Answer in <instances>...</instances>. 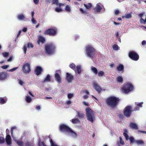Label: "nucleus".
Listing matches in <instances>:
<instances>
[{
    "label": "nucleus",
    "instance_id": "obj_20",
    "mask_svg": "<svg viewBox=\"0 0 146 146\" xmlns=\"http://www.w3.org/2000/svg\"><path fill=\"white\" fill-rule=\"evenodd\" d=\"M51 81V78L49 75L48 74L45 79L42 81V83H44L46 82H49Z\"/></svg>",
    "mask_w": 146,
    "mask_h": 146
},
{
    "label": "nucleus",
    "instance_id": "obj_29",
    "mask_svg": "<svg viewBox=\"0 0 146 146\" xmlns=\"http://www.w3.org/2000/svg\"><path fill=\"white\" fill-rule=\"evenodd\" d=\"M2 54L3 56L5 58H7L10 55V54L9 52H3Z\"/></svg>",
    "mask_w": 146,
    "mask_h": 146
},
{
    "label": "nucleus",
    "instance_id": "obj_39",
    "mask_svg": "<svg viewBox=\"0 0 146 146\" xmlns=\"http://www.w3.org/2000/svg\"><path fill=\"white\" fill-rule=\"evenodd\" d=\"M5 140L3 137H0V144H3L5 142Z\"/></svg>",
    "mask_w": 146,
    "mask_h": 146
},
{
    "label": "nucleus",
    "instance_id": "obj_44",
    "mask_svg": "<svg viewBox=\"0 0 146 146\" xmlns=\"http://www.w3.org/2000/svg\"><path fill=\"white\" fill-rule=\"evenodd\" d=\"M33 45L31 43L29 42L27 43V47L28 48H33Z\"/></svg>",
    "mask_w": 146,
    "mask_h": 146
},
{
    "label": "nucleus",
    "instance_id": "obj_12",
    "mask_svg": "<svg viewBox=\"0 0 146 146\" xmlns=\"http://www.w3.org/2000/svg\"><path fill=\"white\" fill-rule=\"evenodd\" d=\"M93 85L94 88L98 92V93H100L102 90L101 87L95 82L93 83Z\"/></svg>",
    "mask_w": 146,
    "mask_h": 146
},
{
    "label": "nucleus",
    "instance_id": "obj_50",
    "mask_svg": "<svg viewBox=\"0 0 146 146\" xmlns=\"http://www.w3.org/2000/svg\"><path fill=\"white\" fill-rule=\"evenodd\" d=\"M118 116L119 119H123L124 118V115L121 113H119Z\"/></svg>",
    "mask_w": 146,
    "mask_h": 146
},
{
    "label": "nucleus",
    "instance_id": "obj_37",
    "mask_svg": "<svg viewBox=\"0 0 146 146\" xmlns=\"http://www.w3.org/2000/svg\"><path fill=\"white\" fill-rule=\"evenodd\" d=\"M129 139L130 140V143H132L135 142V140L134 139V138L133 137H130L129 138Z\"/></svg>",
    "mask_w": 146,
    "mask_h": 146
},
{
    "label": "nucleus",
    "instance_id": "obj_22",
    "mask_svg": "<svg viewBox=\"0 0 146 146\" xmlns=\"http://www.w3.org/2000/svg\"><path fill=\"white\" fill-rule=\"evenodd\" d=\"M124 133H123V135L125 137L126 139L127 140H128L129 139V137L128 135L127 134V133L128 132L127 130L125 129L124 130Z\"/></svg>",
    "mask_w": 146,
    "mask_h": 146
},
{
    "label": "nucleus",
    "instance_id": "obj_24",
    "mask_svg": "<svg viewBox=\"0 0 146 146\" xmlns=\"http://www.w3.org/2000/svg\"><path fill=\"white\" fill-rule=\"evenodd\" d=\"M84 5L86 9L88 10L90 9L92 7V3H88L87 4H84Z\"/></svg>",
    "mask_w": 146,
    "mask_h": 146
},
{
    "label": "nucleus",
    "instance_id": "obj_38",
    "mask_svg": "<svg viewBox=\"0 0 146 146\" xmlns=\"http://www.w3.org/2000/svg\"><path fill=\"white\" fill-rule=\"evenodd\" d=\"M25 16L22 14L19 15V19L20 20H24L25 19Z\"/></svg>",
    "mask_w": 146,
    "mask_h": 146
},
{
    "label": "nucleus",
    "instance_id": "obj_36",
    "mask_svg": "<svg viewBox=\"0 0 146 146\" xmlns=\"http://www.w3.org/2000/svg\"><path fill=\"white\" fill-rule=\"evenodd\" d=\"M80 10L82 13L84 14V15H86L88 14V13L87 11L85 10H84L82 8H80Z\"/></svg>",
    "mask_w": 146,
    "mask_h": 146
},
{
    "label": "nucleus",
    "instance_id": "obj_51",
    "mask_svg": "<svg viewBox=\"0 0 146 146\" xmlns=\"http://www.w3.org/2000/svg\"><path fill=\"white\" fill-rule=\"evenodd\" d=\"M18 68V67H17L13 68H12L11 69L9 70V71L10 72H12L16 70V69H17Z\"/></svg>",
    "mask_w": 146,
    "mask_h": 146
},
{
    "label": "nucleus",
    "instance_id": "obj_7",
    "mask_svg": "<svg viewBox=\"0 0 146 146\" xmlns=\"http://www.w3.org/2000/svg\"><path fill=\"white\" fill-rule=\"evenodd\" d=\"M133 111L132 107L131 106H127L125 107L123 110L124 115L128 118L130 117Z\"/></svg>",
    "mask_w": 146,
    "mask_h": 146
},
{
    "label": "nucleus",
    "instance_id": "obj_48",
    "mask_svg": "<svg viewBox=\"0 0 146 146\" xmlns=\"http://www.w3.org/2000/svg\"><path fill=\"white\" fill-rule=\"evenodd\" d=\"M19 84L21 86H23L25 84V83L21 80H19Z\"/></svg>",
    "mask_w": 146,
    "mask_h": 146
},
{
    "label": "nucleus",
    "instance_id": "obj_45",
    "mask_svg": "<svg viewBox=\"0 0 146 146\" xmlns=\"http://www.w3.org/2000/svg\"><path fill=\"white\" fill-rule=\"evenodd\" d=\"M55 11L57 12H59L62 11V9L60 7H56L55 9Z\"/></svg>",
    "mask_w": 146,
    "mask_h": 146
},
{
    "label": "nucleus",
    "instance_id": "obj_27",
    "mask_svg": "<svg viewBox=\"0 0 146 146\" xmlns=\"http://www.w3.org/2000/svg\"><path fill=\"white\" fill-rule=\"evenodd\" d=\"M77 70V73L80 74L81 72V66L80 65L77 66H76V70Z\"/></svg>",
    "mask_w": 146,
    "mask_h": 146
},
{
    "label": "nucleus",
    "instance_id": "obj_53",
    "mask_svg": "<svg viewBox=\"0 0 146 146\" xmlns=\"http://www.w3.org/2000/svg\"><path fill=\"white\" fill-rule=\"evenodd\" d=\"M73 96V94H69L68 95V98L69 99H70Z\"/></svg>",
    "mask_w": 146,
    "mask_h": 146
},
{
    "label": "nucleus",
    "instance_id": "obj_61",
    "mask_svg": "<svg viewBox=\"0 0 146 146\" xmlns=\"http://www.w3.org/2000/svg\"><path fill=\"white\" fill-rule=\"evenodd\" d=\"M41 108L40 107V106L38 105L37 106L35 107V109L38 110H40Z\"/></svg>",
    "mask_w": 146,
    "mask_h": 146
},
{
    "label": "nucleus",
    "instance_id": "obj_63",
    "mask_svg": "<svg viewBox=\"0 0 146 146\" xmlns=\"http://www.w3.org/2000/svg\"><path fill=\"white\" fill-rule=\"evenodd\" d=\"M146 44V41L145 40H143L142 42V44L143 45H144Z\"/></svg>",
    "mask_w": 146,
    "mask_h": 146
},
{
    "label": "nucleus",
    "instance_id": "obj_1",
    "mask_svg": "<svg viewBox=\"0 0 146 146\" xmlns=\"http://www.w3.org/2000/svg\"><path fill=\"white\" fill-rule=\"evenodd\" d=\"M120 101L119 98L112 96L107 98L105 100L107 105L110 107L115 108L118 104Z\"/></svg>",
    "mask_w": 146,
    "mask_h": 146
},
{
    "label": "nucleus",
    "instance_id": "obj_55",
    "mask_svg": "<svg viewBox=\"0 0 146 146\" xmlns=\"http://www.w3.org/2000/svg\"><path fill=\"white\" fill-rule=\"evenodd\" d=\"M143 102H140L137 104V105L139 108L142 107Z\"/></svg>",
    "mask_w": 146,
    "mask_h": 146
},
{
    "label": "nucleus",
    "instance_id": "obj_6",
    "mask_svg": "<svg viewBox=\"0 0 146 146\" xmlns=\"http://www.w3.org/2000/svg\"><path fill=\"white\" fill-rule=\"evenodd\" d=\"M60 129L61 131L71 133L74 134L76 136H77L76 133L72 131L68 126L64 124L61 125L60 126Z\"/></svg>",
    "mask_w": 146,
    "mask_h": 146
},
{
    "label": "nucleus",
    "instance_id": "obj_11",
    "mask_svg": "<svg viewBox=\"0 0 146 146\" xmlns=\"http://www.w3.org/2000/svg\"><path fill=\"white\" fill-rule=\"evenodd\" d=\"M60 73V71L56 70V73L55 75V77L56 80L59 83H60L61 82V78L59 75V73Z\"/></svg>",
    "mask_w": 146,
    "mask_h": 146
},
{
    "label": "nucleus",
    "instance_id": "obj_40",
    "mask_svg": "<svg viewBox=\"0 0 146 146\" xmlns=\"http://www.w3.org/2000/svg\"><path fill=\"white\" fill-rule=\"evenodd\" d=\"M113 49L114 50H117L119 49L118 46L116 44H114L112 46Z\"/></svg>",
    "mask_w": 146,
    "mask_h": 146
},
{
    "label": "nucleus",
    "instance_id": "obj_49",
    "mask_svg": "<svg viewBox=\"0 0 146 146\" xmlns=\"http://www.w3.org/2000/svg\"><path fill=\"white\" fill-rule=\"evenodd\" d=\"M140 22L141 24H145V20L143 18H141L140 20Z\"/></svg>",
    "mask_w": 146,
    "mask_h": 146
},
{
    "label": "nucleus",
    "instance_id": "obj_23",
    "mask_svg": "<svg viewBox=\"0 0 146 146\" xmlns=\"http://www.w3.org/2000/svg\"><path fill=\"white\" fill-rule=\"evenodd\" d=\"M77 116L80 118H83L84 117L85 115L82 112L77 111Z\"/></svg>",
    "mask_w": 146,
    "mask_h": 146
},
{
    "label": "nucleus",
    "instance_id": "obj_47",
    "mask_svg": "<svg viewBox=\"0 0 146 146\" xmlns=\"http://www.w3.org/2000/svg\"><path fill=\"white\" fill-rule=\"evenodd\" d=\"M26 146H34V144L29 142H27L26 143Z\"/></svg>",
    "mask_w": 146,
    "mask_h": 146
},
{
    "label": "nucleus",
    "instance_id": "obj_52",
    "mask_svg": "<svg viewBox=\"0 0 146 146\" xmlns=\"http://www.w3.org/2000/svg\"><path fill=\"white\" fill-rule=\"evenodd\" d=\"M9 66L8 65H3L1 67V68L4 69H6Z\"/></svg>",
    "mask_w": 146,
    "mask_h": 146
},
{
    "label": "nucleus",
    "instance_id": "obj_9",
    "mask_svg": "<svg viewBox=\"0 0 146 146\" xmlns=\"http://www.w3.org/2000/svg\"><path fill=\"white\" fill-rule=\"evenodd\" d=\"M129 57L132 60L134 61H137L139 59V55L133 51H130L129 54Z\"/></svg>",
    "mask_w": 146,
    "mask_h": 146
},
{
    "label": "nucleus",
    "instance_id": "obj_19",
    "mask_svg": "<svg viewBox=\"0 0 146 146\" xmlns=\"http://www.w3.org/2000/svg\"><path fill=\"white\" fill-rule=\"evenodd\" d=\"M101 7L98 4H97L95 8L94 9V11L97 12H100L102 10Z\"/></svg>",
    "mask_w": 146,
    "mask_h": 146
},
{
    "label": "nucleus",
    "instance_id": "obj_13",
    "mask_svg": "<svg viewBox=\"0 0 146 146\" xmlns=\"http://www.w3.org/2000/svg\"><path fill=\"white\" fill-rule=\"evenodd\" d=\"M43 69L42 68L38 66L36 67L35 72L36 75H38L41 73Z\"/></svg>",
    "mask_w": 146,
    "mask_h": 146
},
{
    "label": "nucleus",
    "instance_id": "obj_2",
    "mask_svg": "<svg viewBox=\"0 0 146 146\" xmlns=\"http://www.w3.org/2000/svg\"><path fill=\"white\" fill-rule=\"evenodd\" d=\"M56 48V46L53 43H48L45 46V53L46 54H53L55 53Z\"/></svg>",
    "mask_w": 146,
    "mask_h": 146
},
{
    "label": "nucleus",
    "instance_id": "obj_8",
    "mask_svg": "<svg viewBox=\"0 0 146 146\" xmlns=\"http://www.w3.org/2000/svg\"><path fill=\"white\" fill-rule=\"evenodd\" d=\"M57 32V29L56 28H49L45 31L44 34L50 36H54L56 35Z\"/></svg>",
    "mask_w": 146,
    "mask_h": 146
},
{
    "label": "nucleus",
    "instance_id": "obj_60",
    "mask_svg": "<svg viewBox=\"0 0 146 146\" xmlns=\"http://www.w3.org/2000/svg\"><path fill=\"white\" fill-rule=\"evenodd\" d=\"M21 31L24 32H26L27 31V28L26 27H24L22 29Z\"/></svg>",
    "mask_w": 146,
    "mask_h": 146
},
{
    "label": "nucleus",
    "instance_id": "obj_57",
    "mask_svg": "<svg viewBox=\"0 0 146 146\" xmlns=\"http://www.w3.org/2000/svg\"><path fill=\"white\" fill-rule=\"evenodd\" d=\"M145 14L144 13H142L139 14L138 15V16L141 18H142V17L143 15Z\"/></svg>",
    "mask_w": 146,
    "mask_h": 146
},
{
    "label": "nucleus",
    "instance_id": "obj_10",
    "mask_svg": "<svg viewBox=\"0 0 146 146\" xmlns=\"http://www.w3.org/2000/svg\"><path fill=\"white\" fill-rule=\"evenodd\" d=\"M22 70L24 73L29 74L31 71L30 64L28 63H26L24 64Z\"/></svg>",
    "mask_w": 146,
    "mask_h": 146
},
{
    "label": "nucleus",
    "instance_id": "obj_14",
    "mask_svg": "<svg viewBox=\"0 0 146 146\" xmlns=\"http://www.w3.org/2000/svg\"><path fill=\"white\" fill-rule=\"evenodd\" d=\"M8 76L6 72H0V80H5Z\"/></svg>",
    "mask_w": 146,
    "mask_h": 146
},
{
    "label": "nucleus",
    "instance_id": "obj_17",
    "mask_svg": "<svg viewBox=\"0 0 146 146\" xmlns=\"http://www.w3.org/2000/svg\"><path fill=\"white\" fill-rule=\"evenodd\" d=\"M66 79L67 81L68 82H71L72 80L73 79L74 77L71 74L68 73H66Z\"/></svg>",
    "mask_w": 146,
    "mask_h": 146
},
{
    "label": "nucleus",
    "instance_id": "obj_46",
    "mask_svg": "<svg viewBox=\"0 0 146 146\" xmlns=\"http://www.w3.org/2000/svg\"><path fill=\"white\" fill-rule=\"evenodd\" d=\"M50 142L51 146H58L54 143L52 139H50Z\"/></svg>",
    "mask_w": 146,
    "mask_h": 146
},
{
    "label": "nucleus",
    "instance_id": "obj_25",
    "mask_svg": "<svg viewBox=\"0 0 146 146\" xmlns=\"http://www.w3.org/2000/svg\"><path fill=\"white\" fill-rule=\"evenodd\" d=\"M7 100L6 99H4L2 97H0V104H3L7 102Z\"/></svg>",
    "mask_w": 146,
    "mask_h": 146
},
{
    "label": "nucleus",
    "instance_id": "obj_41",
    "mask_svg": "<svg viewBox=\"0 0 146 146\" xmlns=\"http://www.w3.org/2000/svg\"><path fill=\"white\" fill-rule=\"evenodd\" d=\"M52 4H56L57 5H58L59 4L58 0H52Z\"/></svg>",
    "mask_w": 146,
    "mask_h": 146
},
{
    "label": "nucleus",
    "instance_id": "obj_34",
    "mask_svg": "<svg viewBox=\"0 0 146 146\" xmlns=\"http://www.w3.org/2000/svg\"><path fill=\"white\" fill-rule=\"evenodd\" d=\"M32 99L29 96H27L26 98V100L28 103H30L32 101Z\"/></svg>",
    "mask_w": 146,
    "mask_h": 146
},
{
    "label": "nucleus",
    "instance_id": "obj_30",
    "mask_svg": "<svg viewBox=\"0 0 146 146\" xmlns=\"http://www.w3.org/2000/svg\"><path fill=\"white\" fill-rule=\"evenodd\" d=\"M135 142L138 145L143 144L144 143V142L141 140H135Z\"/></svg>",
    "mask_w": 146,
    "mask_h": 146
},
{
    "label": "nucleus",
    "instance_id": "obj_4",
    "mask_svg": "<svg viewBox=\"0 0 146 146\" xmlns=\"http://www.w3.org/2000/svg\"><path fill=\"white\" fill-rule=\"evenodd\" d=\"M134 88L130 83L125 84L121 88L122 91L125 94H127L133 90Z\"/></svg>",
    "mask_w": 146,
    "mask_h": 146
},
{
    "label": "nucleus",
    "instance_id": "obj_33",
    "mask_svg": "<svg viewBox=\"0 0 146 146\" xmlns=\"http://www.w3.org/2000/svg\"><path fill=\"white\" fill-rule=\"evenodd\" d=\"M117 81L119 82H122L123 81V80L122 77L120 76H118L116 78Z\"/></svg>",
    "mask_w": 146,
    "mask_h": 146
},
{
    "label": "nucleus",
    "instance_id": "obj_43",
    "mask_svg": "<svg viewBox=\"0 0 146 146\" xmlns=\"http://www.w3.org/2000/svg\"><path fill=\"white\" fill-rule=\"evenodd\" d=\"M104 74V72L103 71H100L98 72V75L99 77L103 76Z\"/></svg>",
    "mask_w": 146,
    "mask_h": 146
},
{
    "label": "nucleus",
    "instance_id": "obj_64",
    "mask_svg": "<svg viewBox=\"0 0 146 146\" xmlns=\"http://www.w3.org/2000/svg\"><path fill=\"white\" fill-rule=\"evenodd\" d=\"M33 1L36 4H37L39 2V0H33Z\"/></svg>",
    "mask_w": 146,
    "mask_h": 146
},
{
    "label": "nucleus",
    "instance_id": "obj_59",
    "mask_svg": "<svg viewBox=\"0 0 146 146\" xmlns=\"http://www.w3.org/2000/svg\"><path fill=\"white\" fill-rule=\"evenodd\" d=\"M23 143L21 141H19V146H23Z\"/></svg>",
    "mask_w": 146,
    "mask_h": 146
},
{
    "label": "nucleus",
    "instance_id": "obj_18",
    "mask_svg": "<svg viewBox=\"0 0 146 146\" xmlns=\"http://www.w3.org/2000/svg\"><path fill=\"white\" fill-rule=\"evenodd\" d=\"M130 128L133 129H138L137 125L135 123L131 122L129 124Z\"/></svg>",
    "mask_w": 146,
    "mask_h": 146
},
{
    "label": "nucleus",
    "instance_id": "obj_62",
    "mask_svg": "<svg viewBox=\"0 0 146 146\" xmlns=\"http://www.w3.org/2000/svg\"><path fill=\"white\" fill-rule=\"evenodd\" d=\"M119 13V10H116L115 11V15H117Z\"/></svg>",
    "mask_w": 146,
    "mask_h": 146
},
{
    "label": "nucleus",
    "instance_id": "obj_35",
    "mask_svg": "<svg viewBox=\"0 0 146 146\" xmlns=\"http://www.w3.org/2000/svg\"><path fill=\"white\" fill-rule=\"evenodd\" d=\"M91 69L92 71L95 74H97L98 73V70L95 67L92 66L91 67Z\"/></svg>",
    "mask_w": 146,
    "mask_h": 146
},
{
    "label": "nucleus",
    "instance_id": "obj_54",
    "mask_svg": "<svg viewBox=\"0 0 146 146\" xmlns=\"http://www.w3.org/2000/svg\"><path fill=\"white\" fill-rule=\"evenodd\" d=\"M139 107L137 105L134 108V109L133 110V111H136L137 110H139Z\"/></svg>",
    "mask_w": 146,
    "mask_h": 146
},
{
    "label": "nucleus",
    "instance_id": "obj_32",
    "mask_svg": "<svg viewBox=\"0 0 146 146\" xmlns=\"http://www.w3.org/2000/svg\"><path fill=\"white\" fill-rule=\"evenodd\" d=\"M70 67L74 71H76V65L72 63L70 64Z\"/></svg>",
    "mask_w": 146,
    "mask_h": 146
},
{
    "label": "nucleus",
    "instance_id": "obj_5",
    "mask_svg": "<svg viewBox=\"0 0 146 146\" xmlns=\"http://www.w3.org/2000/svg\"><path fill=\"white\" fill-rule=\"evenodd\" d=\"M87 55L90 58H93L96 52L95 49L91 45H88L86 48Z\"/></svg>",
    "mask_w": 146,
    "mask_h": 146
},
{
    "label": "nucleus",
    "instance_id": "obj_15",
    "mask_svg": "<svg viewBox=\"0 0 146 146\" xmlns=\"http://www.w3.org/2000/svg\"><path fill=\"white\" fill-rule=\"evenodd\" d=\"M45 39L44 37L41 36H39L38 38L37 43L39 45L40 43L43 44L45 42Z\"/></svg>",
    "mask_w": 146,
    "mask_h": 146
},
{
    "label": "nucleus",
    "instance_id": "obj_16",
    "mask_svg": "<svg viewBox=\"0 0 146 146\" xmlns=\"http://www.w3.org/2000/svg\"><path fill=\"white\" fill-rule=\"evenodd\" d=\"M5 141L8 145H11L12 143L11 138L9 135H7L6 136Z\"/></svg>",
    "mask_w": 146,
    "mask_h": 146
},
{
    "label": "nucleus",
    "instance_id": "obj_21",
    "mask_svg": "<svg viewBox=\"0 0 146 146\" xmlns=\"http://www.w3.org/2000/svg\"><path fill=\"white\" fill-rule=\"evenodd\" d=\"M123 69L124 66L121 64H119L117 67V70L118 71H123Z\"/></svg>",
    "mask_w": 146,
    "mask_h": 146
},
{
    "label": "nucleus",
    "instance_id": "obj_56",
    "mask_svg": "<svg viewBox=\"0 0 146 146\" xmlns=\"http://www.w3.org/2000/svg\"><path fill=\"white\" fill-rule=\"evenodd\" d=\"M31 21L34 24H36V21L34 18H32Z\"/></svg>",
    "mask_w": 146,
    "mask_h": 146
},
{
    "label": "nucleus",
    "instance_id": "obj_42",
    "mask_svg": "<svg viewBox=\"0 0 146 146\" xmlns=\"http://www.w3.org/2000/svg\"><path fill=\"white\" fill-rule=\"evenodd\" d=\"M65 10L67 12H70V6L68 5H66L65 8Z\"/></svg>",
    "mask_w": 146,
    "mask_h": 146
},
{
    "label": "nucleus",
    "instance_id": "obj_26",
    "mask_svg": "<svg viewBox=\"0 0 146 146\" xmlns=\"http://www.w3.org/2000/svg\"><path fill=\"white\" fill-rule=\"evenodd\" d=\"M132 16L131 13H129L127 14H125V16H122V18L123 19H129Z\"/></svg>",
    "mask_w": 146,
    "mask_h": 146
},
{
    "label": "nucleus",
    "instance_id": "obj_3",
    "mask_svg": "<svg viewBox=\"0 0 146 146\" xmlns=\"http://www.w3.org/2000/svg\"><path fill=\"white\" fill-rule=\"evenodd\" d=\"M86 112L87 119L91 122H93L95 117L92 110L90 108H87L86 109Z\"/></svg>",
    "mask_w": 146,
    "mask_h": 146
},
{
    "label": "nucleus",
    "instance_id": "obj_58",
    "mask_svg": "<svg viewBox=\"0 0 146 146\" xmlns=\"http://www.w3.org/2000/svg\"><path fill=\"white\" fill-rule=\"evenodd\" d=\"M13 59V56H10L9 58L7 60V61L9 62L11 61Z\"/></svg>",
    "mask_w": 146,
    "mask_h": 146
},
{
    "label": "nucleus",
    "instance_id": "obj_28",
    "mask_svg": "<svg viewBox=\"0 0 146 146\" xmlns=\"http://www.w3.org/2000/svg\"><path fill=\"white\" fill-rule=\"evenodd\" d=\"M71 120L72 122L74 124H76L80 122V121L77 118L73 119H72Z\"/></svg>",
    "mask_w": 146,
    "mask_h": 146
},
{
    "label": "nucleus",
    "instance_id": "obj_31",
    "mask_svg": "<svg viewBox=\"0 0 146 146\" xmlns=\"http://www.w3.org/2000/svg\"><path fill=\"white\" fill-rule=\"evenodd\" d=\"M119 143L118 144V146H120L119 144L122 145H124L125 144L124 142V141L122 140V139L121 137H119Z\"/></svg>",
    "mask_w": 146,
    "mask_h": 146
}]
</instances>
